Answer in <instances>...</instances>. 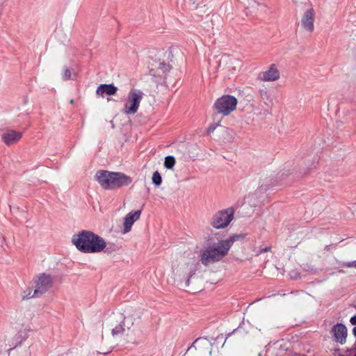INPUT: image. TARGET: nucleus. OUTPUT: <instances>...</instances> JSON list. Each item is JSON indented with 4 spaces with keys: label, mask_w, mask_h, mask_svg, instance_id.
Listing matches in <instances>:
<instances>
[{
    "label": "nucleus",
    "mask_w": 356,
    "mask_h": 356,
    "mask_svg": "<svg viewBox=\"0 0 356 356\" xmlns=\"http://www.w3.org/2000/svg\"><path fill=\"white\" fill-rule=\"evenodd\" d=\"M245 236V234H233L227 239L220 240L212 245H208L201 252L200 259L201 263L204 266H208L222 260L228 254L234 243L243 240Z\"/></svg>",
    "instance_id": "nucleus-1"
},
{
    "label": "nucleus",
    "mask_w": 356,
    "mask_h": 356,
    "mask_svg": "<svg viewBox=\"0 0 356 356\" xmlns=\"http://www.w3.org/2000/svg\"><path fill=\"white\" fill-rule=\"evenodd\" d=\"M72 242L83 253L100 252L106 247L103 238L88 230H82L73 235Z\"/></svg>",
    "instance_id": "nucleus-2"
},
{
    "label": "nucleus",
    "mask_w": 356,
    "mask_h": 356,
    "mask_svg": "<svg viewBox=\"0 0 356 356\" xmlns=\"http://www.w3.org/2000/svg\"><path fill=\"white\" fill-rule=\"evenodd\" d=\"M95 178L99 185L105 190H114L129 185L132 179L122 172L99 170Z\"/></svg>",
    "instance_id": "nucleus-3"
},
{
    "label": "nucleus",
    "mask_w": 356,
    "mask_h": 356,
    "mask_svg": "<svg viewBox=\"0 0 356 356\" xmlns=\"http://www.w3.org/2000/svg\"><path fill=\"white\" fill-rule=\"evenodd\" d=\"M108 323L111 327H113L111 330L113 337L123 334L125 332V327L129 330L134 325V322L131 319L129 321V318L124 316L121 313L114 314L111 316L108 319Z\"/></svg>",
    "instance_id": "nucleus-4"
},
{
    "label": "nucleus",
    "mask_w": 356,
    "mask_h": 356,
    "mask_svg": "<svg viewBox=\"0 0 356 356\" xmlns=\"http://www.w3.org/2000/svg\"><path fill=\"white\" fill-rule=\"evenodd\" d=\"M143 92L138 89H131L128 93L127 102L124 104L122 111L126 115L135 114L140 106L143 97Z\"/></svg>",
    "instance_id": "nucleus-5"
},
{
    "label": "nucleus",
    "mask_w": 356,
    "mask_h": 356,
    "mask_svg": "<svg viewBox=\"0 0 356 356\" xmlns=\"http://www.w3.org/2000/svg\"><path fill=\"white\" fill-rule=\"evenodd\" d=\"M237 102V99L232 95H222L216 99L213 107L218 113L227 116L236 109Z\"/></svg>",
    "instance_id": "nucleus-6"
},
{
    "label": "nucleus",
    "mask_w": 356,
    "mask_h": 356,
    "mask_svg": "<svg viewBox=\"0 0 356 356\" xmlns=\"http://www.w3.org/2000/svg\"><path fill=\"white\" fill-rule=\"evenodd\" d=\"M234 210L230 207L218 211L213 217L211 225L216 229L226 227L233 220Z\"/></svg>",
    "instance_id": "nucleus-7"
},
{
    "label": "nucleus",
    "mask_w": 356,
    "mask_h": 356,
    "mask_svg": "<svg viewBox=\"0 0 356 356\" xmlns=\"http://www.w3.org/2000/svg\"><path fill=\"white\" fill-rule=\"evenodd\" d=\"M195 269L188 264H179L172 268L175 280L179 283L185 280L186 286H189L190 279L195 275Z\"/></svg>",
    "instance_id": "nucleus-8"
},
{
    "label": "nucleus",
    "mask_w": 356,
    "mask_h": 356,
    "mask_svg": "<svg viewBox=\"0 0 356 356\" xmlns=\"http://www.w3.org/2000/svg\"><path fill=\"white\" fill-rule=\"evenodd\" d=\"M53 277L46 273H40L35 280V289L33 296L40 297L46 293L53 285Z\"/></svg>",
    "instance_id": "nucleus-9"
},
{
    "label": "nucleus",
    "mask_w": 356,
    "mask_h": 356,
    "mask_svg": "<svg viewBox=\"0 0 356 356\" xmlns=\"http://www.w3.org/2000/svg\"><path fill=\"white\" fill-rule=\"evenodd\" d=\"M315 12L313 8L307 10L301 19V27L309 33H312L314 30Z\"/></svg>",
    "instance_id": "nucleus-10"
},
{
    "label": "nucleus",
    "mask_w": 356,
    "mask_h": 356,
    "mask_svg": "<svg viewBox=\"0 0 356 356\" xmlns=\"http://www.w3.org/2000/svg\"><path fill=\"white\" fill-rule=\"evenodd\" d=\"M280 72L275 64L270 65L266 71L261 72L258 75V79L262 81H275L280 79Z\"/></svg>",
    "instance_id": "nucleus-11"
},
{
    "label": "nucleus",
    "mask_w": 356,
    "mask_h": 356,
    "mask_svg": "<svg viewBox=\"0 0 356 356\" xmlns=\"http://www.w3.org/2000/svg\"><path fill=\"white\" fill-rule=\"evenodd\" d=\"M141 215V210L129 212L124 218V232H129L133 224L138 220Z\"/></svg>",
    "instance_id": "nucleus-12"
},
{
    "label": "nucleus",
    "mask_w": 356,
    "mask_h": 356,
    "mask_svg": "<svg viewBox=\"0 0 356 356\" xmlns=\"http://www.w3.org/2000/svg\"><path fill=\"white\" fill-rule=\"evenodd\" d=\"M332 332L336 341L343 343L346 341L347 337V329L342 323H338L333 326Z\"/></svg>",
    "instance_id": "nucleus-13"
},
{
    "label": "nucleus",
    "mask_w": 356,
    "mask_h": 356,
    "mask_svg": "<svg viewBox=\"0 0 356 356\" xmlns=\"http://www.w3.org/2000/svg\"><path fill=\"white\" fill-rule=\"evenodd\" d=\"M22 136V133L15 130H8L2 136V140L7 145H10L19 141Z\"/></svg>",
    "instance_id": "nucleus-14"
},
{
    "label": "nucleus",
    "mask_w": 356,
    "mask_h": 356,
    "mask_svg": "<svg viewBox=\"0 0 356 356\" xmlns=\"http://www.w3.org/2000/svg\"><path fill=\"white\" fill-rule=\"evenodd\" d=\"M118 90L117 87L113 84H101L99 85L96 90V92L99 95H103L107 94L108 95H113Z\"/></svg>",
    "instance_id": "nucleus-15"
},
{
    "label": "nucleus",
    "mask_w": 356,
    "mask_h": 356,
    "mask_svg": "<svg viewBox=\"0 0 356 356\" xmlns=\"http://www.w3.org/2000/svg\"><path fill=\"white\" fill-rule=\"evenodd\" d=\"M12 356H31L30 351L27 348H17L9 349V355Z\"/></svg>",
    "instance_id": "nucleus-16"
},
{
    "label": "nucleus",
    "mask_w": 356,
    "mask_h": 356,
    "mask_svg": "<svg viewBox=\"0 0 356 356\" xmlns=\"http://www.w3.org/2000/svg\"><path fill=\"white\" fill-rule=\"evenodd\" d=\"M234 63H238V61L228 55H223L219 60L218 67H222L224 69L227 65L233 64Z\"/></svg>",
    "instance_id": "nucleus-17"
},
{
    "label": "nucleus",
    "mask_w": 356,
    "mask_h": 356,
    "mask_svg": "<svg viewBox=\"0 0 356 356\" xmlns=\"http://www.w3.org/2000/svg\"><path fill=\"white\" fill-rule=\"evenodd\" d=\"M175 164V159L172 156H168L165 158L164 166L168 169H172Z\"/></svg>",
    "instance_id": "nucleus-18"
},
{
    "label": "nucleus",
    "mask_w": 356,
    "mask_h": 356,
    "mask_svg": "<svg viewBox=\"0 0 356 356\" xmlns=\"http://www.w3.org/2000/svg\"><path fill=\"white\" fill-rule=\"evenodd\" d=\"M152 182L156 186H159L162 183V177L160 173L158 171H156L153 173L152 175Z\"/></svg>",
    "instance_id": "nucleus-19"
},
{
    "label": "nucleus",
    "mask_w": 356,
    "mask_h": 356,
    "mask_svg": "<svg viewBox=\"0 0 356 356\" xmlns=\"http://www.w3.org/2000/svg\"><path fill=\"white\" fill-rule=\"evenodd\" d=\"M158 69L161 70V72L163 74H165V72H169L170 70L171 66L168 63L161 62V63H159Z\"/></svg>",
    "instance_id": "nucleus-20"
},
{
    "label": "nucleus",
    "mask_w": 356,
    "mask_h": 356,
    "mask_svg": "<svg viewBox=\"0 0 356 356\" xmlns=\"http://www.w3.org/2000/svg\"><path fill=\"white\" fill-rule=\"evenodd\" d=\"M63 79L64 80H70V79H73L74 78L72 77V71L69 68H65L63 70Z\"/></svg>",
    "instance_id": "nucleus-21"
},
{
    "label": "nucleus",
    "mask_w": 356,
    "mask_h": 356,
    "mask_svg": "<svg viewBox=\"0 0 356 356\" xmlns=\"http://www.w3.org/2000/svg\"><path fill=\"white\" fill-rule=\"evenodd\" d=\"M258 93H259V96L260 97L261 99H262L264 100H265V99L268 100L269 99V95H268L267 89H266V88L259 89Z\"/></svg>",
    "instance_id": "nucleus-22"
},
{
    "label": "nucleus",
    "mask_w": 356,
    "mask_h": 356,
    "mask_svg": "<svg viewBox=\"0 0 356 356\" xmlns=\"http://www.w3.org/2000/svg\"><path fill=\"white\" fill-rule=\"evenodd\" d=\"M33 291H32V290L31 289H29L28 290L24 291L23 292V295H22L23 299L36 298L35 296H33Z\"/></svg>",
    "instance_id": "nucleus-23"
},
{
    "label": "nucleus",
    "mask_w": 356,
    "mask_h": 356,
    "mask_svg": "<svg viewBox=\"0 0 356 356\" xmlns=\"http://www.w3.org/2000/svg\"><path fill=\"white\" fill-rule=\"evenodd\" d=\"M341 266L342 267L356 268V261H349V262H343Z\"/></svg>",
    "instance_id": "nucleus-24"
},
{
    "label": "nucleus",
    "mask_w": 356,
    "mask_h": 356,
    "mask_svg": "<svg viewBox=\"0 0 356 356\" xmlns=\"http://www.w3.org/2000/svg\"><path fill=\"white\" fill-rule=\"evenodd\" d=\"M271 249L270 247H266L264 248H262L260 250H259L257 252V255H260L262 253H264V252H268L270 251Z\"/></svg>",
    "instance_id": "nucleus-25"
},
{
    "label": "nucleus",
    "mask_w": 356,
    "mask_h": 356,
    "mask_svg": "<svg viewBox=\"0 0 356 356\" xmlns=\"http://www.w3.org/2000/svg\"><path fill=\"white\" fill-rule=\"evenodd\" d=\"M216 125H214V124L210 125L207 130L208 133L211 134L216 129Z\"/></svg>",
    "instance_id": "nucleus-26"
},
{
    "label": "nucleus",
    "mask_w": 356,
    "mask_h": 356,
    "mask_svg": "<svg viewBox=\"0 0 356 356\" xmlns=\"http://www.w3.org/2000/svg\"><path fill=\"white\" fill-rule=\"evenodd\" d=\"M350 323L353 325H356V316L351 317L350 320Z\"/></svg>",
    "instance_id": "nucleus-27"
},
{
    "label": "nucleus",
    "mask_w": 356,
    "mask_h": 356,
    "mask_svg": "<svg viewBox=\"0 0 356 356\" xmlns=\"http://www.w3.org/2000/svg\"><path fill=\"white\" fill-rule=\"evenodd\" d=\"M253 2L254 3H256L257 5L258 6H262V5H264L262 2H261V0H252Z\"/></svg>",
    "instance_id": "nucleus-28"
},
{
    "label": "nucleus",
    "mask_w": 356,
    "mask_h": 356,
    "mask_svg": "<svg viewBox=\"0 0 356 356\" xmlns=\"http://www.w3.org/2000/svg\"><path fill=\"white\" fill-rule=\"evenodd\" d=\"M198 340V339H197L191 345V346L188 348V350H189L190 348H196V347L195 346V343Z\"/></svg>",
    "instance_id": "nucleus-29"
},
{
    "label": "nucleus",
    "mask_w": 356,
    "mask_h": 356,
    "mask_svg": "<svg viewBox=\"0 0 356 356\" xmlns=\"http://www.w3.org/2000/svg\"><path fill=\"white\" fill-rule=\"evenodd\" d=\"M353 333L356 337V326L353 329Z\"/></svg>",
    "instance_id": "nucleus-30"
},
{
    "label": "nucleus",
    "mask_w": 356,
    "mask_h": 356,
    "mask_svg": "<svg viewBox=\"0 0 356 356\" xmlns=\"http://www.w3.org/2000/svg\"><path fill=\"white\" fill-rule=\"evenodd\" d=\"M24 104H26L28 102L27 97H24Z\"/></svg>",
    "instance_id": "nucleus-31"
},
{
    "label": "nucleus",
    "mask_w": 356,
    "mask_h": 356,
    "mask_svg": "<svg viewBox=\"0 0 356 356\" xmlns=\"http://www.w3.org/2000/svg\"><path fill=\"white\" fill-rule=\"evenodd\" d=\"M325 250H329V245H326L325 248Z\"/></svg>",
    "instance_id": "nucleus-32"
},
{
    "label": "nucleus",
    "mask_w": 356,
    "mask_h": 356,
    "mask_svg": "<svg viewBox=\"0 0 356 356\" xmlns=\"http://www.w3.org/2000/svg\"><path fill=\"white\" fill-rule=\"evenodd\" d=\"M227 70H229V71H230V70H230V67H229V66H227Z\"/></svg>",
    "instance_id": "nucleus-33"
},
{
    "label": "nucleus",
    "mask_w": 356,
    "mask_h": 356,
    "mask_svg": "<svg viewBox=\"0 0 356 356\" xmlns=\"http://www.w3.org/2000/svg\"><path fill=\"white\" fill-rule=\"evenodd\" d=\"M110 352H111V351H110V350H108V351H107V352H104V353H104V354H107V353H110Z\"/></svg>",
    "instance_id": "nucleus-34"
},
{
    "label": "nucleus",
    "mask_w": 356,
    "mask_h": 356,
    "mask_svg": "<svg viewBox=\"0 0 356 356\" xmlns=\"http://www.w3.org/2000/svg\"><path fill=\"white\" fill-rule=\"evenodd\" d=\"M355 356H356V354L355 355Z\"/></svg>",
    "instance_id": "nucleus-35"
}]
</instances>
